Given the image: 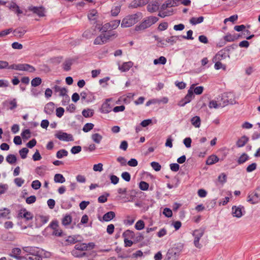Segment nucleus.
I'll list each match as a JSON object with an SVG mask.
<instances>
[{
  "mask_svg": "<svg viewBox=\"0 0 260 260\" xmlns=\"http://www.w3.org/2000/svg\"><path fill=\"white\" fill-rule=\"evenodd\" d=\"M158 21V18L155 16H150L147 18L143 21L139 26L136 27L137 30L145 29L152 24H154Z\"/></svg>",
  "mask_w": 260,
  "mask_h": 260,
  "instance_id": "obj_4",
  "label": "nucleus"
},
{
  "mask_svg": "<svg viewBox=\"0 0 260 260\" xmlns=\"http://www.w3.org/2000/svg\"><path fill=\"white\" fill-rule=\"evenodd\" d=\"M38 219L40 220V225L46 223L48 220V217L40 215L38 216Z\"/></svg>",
  "mask_w": 260,
  "mask_h": 260,
  "instance_id": "obj_48",
  "label": "nucleus"
},
{
  "mask_svg": "<svg viewBox=\"0 0 260 260\" xmlns=\"http://www.w3.org/2000/svg\"><path fill=\"white\" fill-rule=\"evenodd\" d=\"M26 31V30L22 27L16 28L13 30L14 36L19 38H22Z\"/></svg>",
  "mask_w": 260,
  "mask_h": 260,
  "instance_id": "obj_19",
  "label": "nucleus"
},
{
  "mask_svg": "<svg viewBox=\"0 0 260 260\" xmlns=\"http://www.w3.org/2000/svg\"><path fill=\"white\" fill-rule=\"evenodd\" d=\"M42 80L39 77H37L33 79L31 82V85L36 87L40 85L41 84Z\"/></svg>",
  "mask_w": 260,
  "mask_h": 260,
  "instance_id": "obj_43",
  "label": "nucleus"
},
{
  "mask_svg": "<svg viewBox=\"0 0 260 260\" xmlns=\"http://www.w3.org/2000/svg\"><path fill=\"white\" fill-rule=\"evenodd\" d=\"M36 201V197L35 196H31L26 199V202L28 204L34 203Z\"/></svg>",
  "mask_w": 260,
  "mask_h": 260,
  "instance_id": "obj_57",
  "label": "nucleus"
},
{
  "mask_svg": "<svg viewBox=\"0 0 260 260\" xmlns=\"http://www.w3.org/2000/svg\"><path fill=\"white\" fill-rule=\"evenodd\" d=\"M55 109L54 104L53 103H48L45 107V112L48 114H51Z\"/></svg>",
  "mask_w": 260,
  "mask_h": 260,
  "instance_id": "obj_23",
  "label": "nucleus"
},
{
  "mask_svg": "<svg viewBox=\"0 0 260 260\" xmlns=\"http://www.w3.org/2000/svg\"><path fill=\"white\" fill-rule=\"evenodd\" d=\"M28 10L40 17L45 16L46 11L43 6L35 7L31 6L28 8Z\"/></svg>",
  "mask_w": 260,
  "mask_h": 260,
  "instance_id": "obj_9",
  "label": "nucleus"
},
{
  "mask_svg": "<svg viewBox=\"0 0 260 260\" xmlns=\"http://www.w3.org/2000/svg\"><path fill=\"white\" fill-rule=\"evenodd\" d=\"M36 172L40 176H43L45 174V170L43 167H37Z\"/></svg>",
  "mask_w": 260,
  "mask_h": 260,
  "instance_id": "obj_51",
  "label": "nucleus"
},
{
  "mask_svg": "<svg viewBox=\"0 0 260 260\" xmlns=\"http://www.w3.org/2000/svg\"><path fill=\"white\" fill-rule=\"evenodd\" d=\"M151 165L153 169L156 171H158L161 169V166L158 162H151Z\"/></svg>",
  "mask_w": 260,
  "mask_h": 260,
  "instance_id": "obj_60",
  "label": "nucleus"
},
{
  "mask_svg": "<svg viewBox=\"0 0 260 260\" xmlns=\"http://www.w3.org/2000/svg\"><path fill=\"white\" fill-rule=\"evenodd\" d=\"M17 218L19 219H24L25 221H29L32 219L33 214L25 208H21L18 211Z\"/></svg>",
  "mask_w": 260,
  "mask_h": 260,
  "instance_id": "obj_6",
  "label": "nucleus"
},
{
  "mask_svg": "<svg viewBox=\"0 0 260 260\" xmlns=\"http://www.w3.org/2000/svg\"><path fill=\"white\" fill-rule=\"evenodd\" d=\"M21 253V250L19 248H14L12 250V254L11 255L13 257L17 258L20 257V254Z\"/></svg>",
  "mask_w": 260,
  "mask_h": 260,
  "instance_id": "obj_31",
  "label": "nucleus"
},
{
  "mask_svg": "<svg viewBox=\"0 0 260 260\" xmlns=\"http://www.w3.org/2000/svg\"><path fill=\"white\" fill-rule=\"evenodd\" d=\"M123 236L124 237V242L125 246H131L133 244V242L131 240H128L127 238H133L134 236V232L131 230H127L123 234Z\"/></svg>",
  "mask_w": 260,
  "mask_h": 260,
  "instance_id": "obj_11",
  "label": "nucleus"
},
{
  "mask_svg": "<svg viewBox=\"0 0 260 260\" xmlns=\"http://www.w3.org/2000/svg\"><path fill=\"white\" fill-rule=\"evenodd\" d=\"M178 5V1L176 0H168L162 6L163 8L168 7H175Z\"/></svg>",
  "mask_w": 260,
  "mask_h": 260,
  "instance_id": "obj_22",
  "label": "nucleus"
},
{
  "mask_svg": "<svg viewBox=\"0 0 260 260\" xmlns=\"http://www.w3.org/2000/svg\"><path fill=\"white\" fill-rule=\"evenodd\" d=\"M41 183L39 180H35L31 183V187L35 189H38L40 188Z\"/></svg>",
  "mask_w": 260,
  "mask_h": 260,
  "instance_id": "obj_53",
  "label": "nucleus"
},
{
  "mask_svg": "<svg viewBox=\"0 0 260 260\" xmlns=\"http://www.w3.org/2000/svg\"><path fill=\"white\" fill-rule=\"evenodd\" d=\"M68 152L64 149H61L58 151L56 153V156L58 158H61L63 156L68 155Z\"/></svg>",
  "mask_w": 260,
  "mask_h": 260,
  "instance_id": "obj_45",
  "label": "nucleus"
},
{
  "mask_svg": "<svg viewBox=\"0 0 260 260\" xmlns=\"http://www.w3.org/2000/svg\"><path fill=\"white\" fill-rule=\"evenodd\" d=\"M238 37L235 34H228L224 37V40L228 42H233L238 39Z\"/></svg>",
  "mask_w": 260,
  "mask_h": 260,
  "instance_id": "obj_32",
  "label": "nucleus"
},
{
  "mask_svg": "<svg viewBox=\"0 0 260 260\" xmlns=\"http://www.w3.org/2000/svg\"><path fill=\"white\" fill-rule=\"evenodd\" d=\"M222 100L224 103L232 104L234 101V95L231 93H225L222 96Z\"/></svg>",
  "mask_w": 260,
  "mask_h": 260,
  "instance_id": "obj_17",
  "label": "nucleus"
},
{
  "mask_svg": "<svg viewBox=\"0 0 260 260\" xmlns=\"http://www.w3.org/2000/svg\"><path fill=\"white\" fill-rule=\"evenodd\" d=\"M159 8V4L157 2H153L149 4L147 6V10L150 12L156 11Z\"/></svg>",
  "mask_w": 260,
  "mask_h": 260,
  "instance_id": "obj_20",
  "label": "nucleus"
},
{
  "mask_svg": "<svg viewBox=\"0 0 260 260\" xmlns=\"http://www.w3.org/2000/svg\"><path fill=\"white\" fill-rule=\"evenodd\" d=\"M28 152V149L26 148H23L19 150V154L22 159L26 157L27 154Z\"/></svg>",
  "mask_w": 260,
  "mask_h": 260,
  "instance_id": "obj_46",
  "label": "nucleus"
},
{
  "mask_svg": "<svg viewBox=\"0 0 260 260\" xmlns=\"http://www.w3.org/2000/svg\"><path fill=\"white\" fill-rule=\"evenodd\" d=\"M139 187L142 190H147L149 188V184L145 181H141L139 183Z\"/></svg>",
  "mask_w": 260,
  "mask_h": 260,
  "instance_id": "obj_50",
  "label": "nucleus"
},
{
  "mask_svg": "<svg viewBox=\"0 0 260 260\" xmlns=\"http://www.w3.org/2000/svg\"><path fill=\"white\" fill-rule=\"evenodd\" d=\"M23 139H28L30 137V132L29 129L24 130L21 134Z\"/></svg>",
  "mask_w": 260,
  "mask_h": 260,
  "instance_id": "obj_55",
  "label": "nucleus"
},
{
  "mask_svg": "<svg viewBox=\"0 0 260 260\" xmlns=\"http://www.w3.org/2000/svg\"><path fill=\"white\" fill-rule=\"evenodd\" d=\"M248 202L252 204L258 203L259 201V197L256 193H252L248 196Z\"/></svg>",
  "mask_w": 260,
  "mask_h": 260,
  "instance_id": "obj_21",
  "label": "nucleus"
},
{
  "mask_svg": "<svg viewBox=\"0 0 260 260\" xmlns=\"http://www.w3.org/2000/svg\"><path fill=\"white\" fill-rule=\"evenodd\" d=\"M191 123L196 127H199L201 124L200 118L198 116L193 117L191 119Z\"/></svg>",
  "mask_w": 260,
  "mask_h": 260,
  "instance_id": "obj_38",
  "label": "nucleus"
},
{
  "mask_svg": "<svg viewBox=\"0 0 260 260\" xmlns=\"http://www.w3.org/2000/svg\"><path fill=\"white\" fill-rule=\"evenodd\" d=\"M115 216V213L113 211H110L106 213L103 217V220L108 221L112 220Z\"/></svg>",
  "mask_w": 260,
  "mask_h": 260,
  "instance_id": "obj_29",
  "label": "nucleus"
},
{
  "mask_svg": "<svg viewBox=\"0 0 260 260\" xmlns=\"http://www.w3.org/2000/svg\"><path fill=\"white\" fill-rule=\"evenodd\" d=\"M218 181L221 183H224L226 180V176L225 174L222 173L218 176Z\"/></svg>",
  "mask_w": 260,
  "mask_h": 260,
  "instance_id": "obj_59",
  "label": "nucleus"
},
{
  "mask_svg": "<svg viewBox=\"0 0 260 260\" xmlns=\"http://www.w3.org/2000/svg\"><path fill=\"white\" fill-rule=\"evenodd\" d=\"M94 127V124L91 123H87L84 125V126L83 127V131L87 133L93 129Z\"/></svg>",
  "mask_w": 260,
  "mask_h": 260,
  "instance_id": "obj_42",
  "label": "nucleus"
},
{
  "mask_svg": "<svg viewBox=\"0 0 260 260\" xmlns=\"http://www.w3.org/2000/svg\"><path fill=\"white\" fill-rule=\"evenodd\" d=\"M140 20V16L138 14H135L128 15L123 19L121 22V26L124 27H128L132 26Z\"/></svg>",
  "mask_w": 260,
  "mask_h": 260,
  "instance_id": "obj_3",
  "label": "nucleus"
},
{
  "mask_svg": "<svg viewBox=\"0 0 260 260\" xmlns=\"http://www.w3.org/2000/svg\"><path fill=\"white\" fill-rule=\"evenodd\" d=\"M9 107L11 110H13L17 107V101L16 99H13L8 102Z\"/></svg>",
  "mask_w": 260,
  "mask_h": 260,
  "instance_id": "obj_52",
  "label": "nucleus"
},
{
  "mask_svg": "<svg viewBox=\"0 0 260 260\" xmlns=\"http://www.w3.org/2000/svg\"><path fill=\"white\" fill-rule=\"evenodd\" d=\"M248 138L245 136L241 137L237 142V145L238 147L244 146L248 142Z\"/></svg>",
  "mask_w": 260,
  "mask_h": 260,
  "instance_id": "obj_24",
  "label": "nucleus"
},
{
  "mask_svg": "<svg viewBox=\"0 0 260 260\" xmlns=\"http://www.w3.org/2000/svg\"><path fill=\"white\" fill-rule=\"evenodd\" d=\"M135 220V217L128 216L126 217V218L124 221V223L126 224L132 225V224H133Z\"/></svg>",
  "mask_w": 260,
  "mask_h": 260,
  "instance_id": "obj_54",
  "label": "nucleus"
},
{
  "mask_svg": "<svg viewBox=\"0 0 260 260\" xmlns=\"http://www.w3.org/2000/svg\"><path fill=\"white\" fill-rule=\"evenodd\" d=\"M204 231L202 229H198L194 231L193 236L194 238V244L198 248L201 247V244L199 243L200 238L203 236Z\"/></svg>",
  "mask_w": 260,
  "mask_h": 260,
  "instance_id": "obj_10",
  "label": "nucleus"
},
{
  "mask_svg": "<svg viewBox=\"0 0 260 260\" xmlns=\"http://www.w3.org/2000/svg\"><path fill=\"white\" fill-rule=\"evenodd\" d=\"M109 100H107L102 105L101 107V111L104 113H108L111 111L112 107L109 103Z\"/></svg>",
  "mask_w": 260,
  "mask_h": 260,
  "instance_id": "obj_16",
  "label": "nucleus"
},
{
  "mask_svg": "<svg viewBox=\"0 0 260 260\" xmlns=\"http://www.w3.org/2000/svg\"><path fill=\"white\" fill-rule=\"evenodd\" d=\"M248 158V155L243 153L238 159V162L239 164H241L245 162Z\"/></svg>",
  "mask_w": 260,
  "mask_h": 260,
  "instance_id": "obj_49",
  "label": "nucleus"
},
{
  "mask_svg": "<svg viewBox=\"0 0 260 260\" xmlns=\"http://www.w3.org/2000/svg\"><path fill=\"white\" fill-rule=\"evenodd\" d=\"M55 136L59 140L61 141H72L74 140L72 135L62 132H59L57 133Z\"/></svg>",
  "mask_w": 260,
  "mask_h": 260,
  "instance_id": "obj_12",
  "label": "nucleus"
},
{
  "mask_svg": "<svg viewBox=\"0 0 260 260\" xmlns=\"http://www.w3.org/2000/svg\"><path fill=\"white\" fill-rule=\"evenodd\" d=\"M76 250L86 251L87 250L86 243H78L75 246Z\"/></svg>",
  "mask_w": 260,
  "mask_h": 260,
  "instance_id": "obj_37",
  "label": "nucleus"
},
{
  "mask_svg": "<svg viewBox=\"0 0 260 260\" xmlns=\"http://www.w3.org/2000/svg\"><path fill=\"white\" fill-rule=\"evenodd\" d=\"M25 258L26 260H42V255H40V253L26 255Z\"/></svg>",
  "mask_w": 260,
  "mask_h": 260,
  "instance_id": "obj_26",
  "label": "nucleus"
},
{
  "mask_svg": "<svg viewBox=\"0 0 260 260\" xmlns=\"http://www.w3.org/2000/svg\"><path fill=\"white\" fill-rule=\"evenodd\" d=\"M93 111L89 109H84L82 111L83 116L86 118L92 117L93 115Z\"/></svg>",
  "mask_w": 260,
  "mask_h": 260,
  "instance_id": "obj_36",
  "label": "nucleus"
},
{
  "mask_svg": "<svg viewBox=\"0 0 260 260\" xmlns=\"http://www.w3.org/2000/svg\"><path fill=\"white\" fill-rule=\"evenodd\" d=\"M7 68L19 71H29L30 72H34L35 70L34 67L28 64H13L9 66V63L7 61L0 60V70Z\"/></svg>",
  "mask_w": 260,
  "mask_h": 260,
  "instance_id": "obj_1",
  "label": "nucleus"
},
{
  "mask_svg": "<svg viewBox=\"0 0 260 260\" xmlns=\"http://www.w3.org/2000/svg\"><path fill=\"white\" fill-rule=\"evenodd\" d=\"M72 221V216L69 214L66 215L62 219L61 222L63 225H69Z\"/></svg>",
  "mask_w": 260,
  "mask_h": 260,
  "instance_id": "obj_27",
  "label": "nucleus"
},
{
  "mask_svg": "<svg viewBox=\"0 0 260 260\" xmlns=\"http://www.w3.org/2000/svg\"><path fill=\"white\" fill-rule=\"evenodd\" d=\"M66 241L70 243H75L77 242V239L75 236H70L67 238Z\"/></svg>",
  "mask_w": 260,
  "mask_h": 260,
  "instance_id": "obj_58",
  "label": "nucleus"
},
{
  "mask_svg": "<svg viewBox=\"0 0 260 260\" xmlns=\"http://www.w3.org/2000/svg\"><path fill=\"white\" fill-rule=\"evenodd\" d=\"M98 12L96 10L93 9L90 11L88 17L90 20H94L96 19V17L98 16Z\"/></svg>",
  "mask_w": 260,
  "mask_h": 260,
  "instance_id": "obj_41",
  "label": "nucleus"
},
{
  "mask_svg": "<svg viewBox=\"0 0 260 260\" xmlns=\"http://www.w3.org/2000/svg\"><path fill=\"white\" fill-rule=\"evenodd\" d=\"M203 20L204 17L203 16H201L198 18L192 17L190 18L189 21L192 25H196L202 22Z\"/></svg>",
  "mask_w": 260,
  "mask_h": 260,
  "instance_id": "obj_33",
  "label": "nucleus"
},
{
  "mask_svg": "<svg viewBox=\"0 0 260 260\" xmlns=\"http://www.w3.org/2000/svg\"><path fill=\"white\" fill-rule=\"evenodd\" d=\"M233 215L237 217H240L242 215V209L240 207L234 206L232 208Z\"/></svg>",
  "mask_w": 260,
  "mask_h": 260,
  "instance_id": "obj_30",
  "label": "nucleus"
},
{
  "mask_svg": "<svg viewBox=\"0 0 260 260\" xmlns=\"http://www.w3.org/2000/svg\"><path fill=\"white\" fill-rule=\"evenodd\" d=\"M81 151V147L80 146H74L71 149V152L73 154H76Z\"/></svg>",
  "mask_w": 260,
  "mask_h": 260,
  "instance_id": "obj_64",
  "label": "nucleus"
},
{
  "mask_svg": "<svg viewBox=\"0 0 260 260\" xmlns=\"http://www.w3.org/2000/svg\"><path fill=\"white\" fill-rule=\"evenodd\" d=\"M96 27H97V29L102 32H110V30H111V23H107L101 26V25L99 24H97L96 25Z\"/></svg>",
  "mask_w": 260,
  "mask_h": 260,
  "instance_id": "obj_14",
  "label": "nucleus"
},
{
  "mask_svg": "<svg viewBox=\"0 0 260 260\" xmlns=\"http://www.w3.org/2000/svg\"><path fill=\"white\" fill-rule=\"evenodd\" d=\"M214 67L216 70L222 69L225 70L226 66L222 64L220 61H216L215 63Z\"/></svg>",
  "mask_w": 260,
  "mask_h": 260,
  "instance_id": "obj_47",
  "label": "nucleus"
},
{
  "mask_svg": "<svg viewBox=\"0 0 260 260\" xmlns=\"http://www.w3.org/2000/svg\"><path fill=\"white\" fill-rule=\"evenodd\" d=\"M219 161V158L216 155L212 154L209 156L206 160L207 165H212Z\"/></svg>",
  "mask_w": 260,
  "mask_h": 260,
  "instance_id": "obj_18",
  "label": "nucleus"
},
{
  "mask_svg": "<svg viewBox=\"0 0 260 260\" xmlns=\"http://www.w3.org/2000/svg\"><path fill=\"white\" fill-rule=\"evenodd\" d=\"M133 66V62L128 61L124 62L119 67V69L122 72H126L128 71Z\"/></svg>",
  "mask_w": 260,
  "mask_h": 260,
  "instance_id": "obj_15",
  "label": "nucleus"
},
{
  "mask_svg": "<svg viewBox=\"0 0 260 260\" xmlns=\"http://www.w3.org/2000/svg\"><path fill=\"white\" fill-rule=\"evenodd\" d=\"M163 214L168 217H171L172 216V210L168 208H166L164 209L163 211Z\"/></svg>",
  "mask_w": 260,
  "mask_h": 260,
  "instance_id": "obj_56",
  "label": "nucleus"
},
{
  "mask_svg": "<svg viewBox=\"0 0 260 260\" xmlns=\"http://www.w3.org/2000/svg\"><path fill=\"white\" fill-rule=\"evenodd\" d=\"M97 27L96 25L90 28L86 29L83 34V37L86 38H91L92 36L94 35L96 33Z\"/></svg>",
  "mask_w": 260,
  "mask_h": 260,
  "instance_id": "obj_13",
  "label": "nucleus"
},
{
  "mask_svg": "<svg viewBox=\"0 0 260 260\" xmlns=\"http://www.w3.org/2000/svg\"><path fill=\"white\" fill-rule=\"evenodd\" d=\"M49 227L52 230V234L57 237L62 235V231L59 227V223L57 220H53L49 224Z\"/></svg>",
  "mask_w": 260,
  "mask_h": 260,
  "instance_id": "obj_7",
  "label": "nucleus"
},
{
  "mask_svg": "<svg viewBox=\"0 0 260 260\" xmlns=\"http://www.w3.org/2000/svg\"><path fill=\"white\" fill-rule=\"evenodd\" d=\"M55 92H58L61 96H64L67 94V90L65 88L61 87L58 85H55L54 87Z\"/></svg>",
  "mask_w": 260,
  "mask_h": 260,
  "instance_id": "obj_25",
  "label": "nucleus"
},
{
  "mask_svg": "<svg viewBox=\"0 0 260 260\" xmlns=\"http://www.w3.org/2000/svg\"><path fill=\"white\" fill-rule=\"evenodd\" d=\"M203 91V87L202 86L194 87V84L191 85L188 91L187 94L182 100L179 102L178 105L180 106H183L186 104L189 103L193 96V92L196 94H201Z\"/></svg>",
  "mask_w": 260,
  "mask_h": 260,
  "instance_id": "obj_2",
  "label": "nucleus"
},
{
  "mask_svg": "<svg viewBox=\"0 0 260 260\" xmlns=\"http://www.w3.org/2000/svg\"><path fill=\"white\" fill-rule=\"evenodd\" d=\"M114 36V34H112L111 32L102 34L95 39L94 44L95 45H102L106 43L111 37Z\"/></svg>",
  "mask_w": 260,
  "mask_h": 260,
  "instance_id": "obj_5",
  "label": "nucleus"
},
{
  "mask_svg": "<svg viewBox=\"0 0 260 260\" xmlns=\"http://www.w3.org/2000/svg\"><path fill=\"white\" fill-rule=\"evenodd\" d=\"M54 181L57 183H63L66 180L62 175L60 174H56L54 176Z\"/></svg>",
  "mask_w": 260,
  "mask_h": 260,
  "instance_id": "obj_34",
  "label": "nucleus"
},
{
  "mask_svg": "<svg viewBox=\"0 0 260 260\" xmlns=\"http://www.w3.org/2000/svg\"><path fill=\"white\" fill-rule=\"evenodd\" d=\"M6 160L10 164H14L17 161V158L14 154H9L7 156Z\"/></svg>",
  "mask_w": 260,
  "mask_h": 260,
  "instance_id": "obj_35",
  "label": "nucleus"
},
{
  "mask_svg": "<svg viewBox=\"0 0 260 260\" xmlns=\"http://www.w3.org/2000/svg\"><path fill=\"white\" fill-rule=\"evenodd\" d=\"M93 169L94 171L101 172L103 170V164L99 163L96 165H94L93 167Z\"/></svg>",
  "mask_w": 260,
  "mask_h": 260,
  "instance_id": "obj_61",
  "label": "nucleus"
},
{
  "mask_svg": "<svg viewBox=\"0 0 260 260\" xmlns=\"http://www.w3.org/2000/svg\"><path fill=\"white\" fill-rule=\"evenodd\" d=\"M167 62V59L164 56H160L158 59H155L153 61L154 64H165Z\"/></svg>",
  "mask_w": 260,
  "mask_h": 260,
  "instance_id": "obj_40",
  "label": "nucleus"
},
{
  "mask_svg": "<svg viewBox=\"0 0 260 260\" xmlns=\"http://www.w3.org/2000/svg\"><path fill=\"white\" fill-rule=\"evenodd\" d=\"M22 250L26 253V255H30L32 254H37V253H40V255H42L43 250L36 247L32 246H26L22 248Z\"/></svg>",
  "mask_w": 260,
  "mask_h": 260,
  "instance_id": "obj_8",
  "label": "nucleus"
},
{
  "mask_svg": "<svg viewBox=\"0 0 260 260\" xmlns=\"http://www.w3.org/2000/svg\"><path fill=\"white\" fill-rule=\"evenodd\" d=\"M256 168V163H252V164L249 165L247 168L246 171L248 172H252L255 170Z\"/></svg>",
  "mask_w": 260,
  "mask_h": 260,
  "instance_id": "obj_62",
  "label": "nucleus"
},
{
  "mask_svg": "<svg viewBox=\"0 0 260 260\" xmlns=\"http://www.w3.org/2000/svg\"><path fill=\"white\" fill-rule=\"evenodd\" d=\"M56 115L58 117H61L64 113V109L62 107H59L56 109Z\"/></svg>",
  "mask_w": 260,
  "mask_h": 260,
  "instance_id": "obj_63",
  "label": "nucleus"
},
{
  "mask_svg": "<svg viewBox=\"0 0 260 260\" xmlns=\"http://www.w3.org/2000/svg\"><path fill=\"white\" fill-rule=\"evenodd\" d=\"M91 138L94 142L99 144L103 139V136L98 133H94L91 135Z\"/></svg>",
  "mask_w": 260,
  "mask_h": 260,
  "instance_id": "obj_28",
  "label": "nucleus"
},
{
  "mask_svg": "<svg viewBox=\"0 0 260 260\" xmlns=\"http://www.w3.org/2000/svg\"><path fill=\"white\" fill-rule=\"evenodd\" d=\"M135 228L137 230H142L145 228V222L142 220H139L135 224Z\"/></svg>",
  "mask_w": 260,
  "mask_h": 260,
  "instance_id": "obj_39",
  "label": "nucleus"
},
{
  "mask_svg": "<svg viewBox=\"0 0 260 260\" xmlns=\"http://www.w3.org/2000/svg\"><path fill=\"white\" fill-rule=\"evenodd\" d=\"M120 11V6H115L112 8L111 11V13L112 16H117Z\"/></svg>",
  "mask_w": 260,
  "mask_h": 260,
  "instance_id": "obj_44",
  "label": "nucleus"
}]
</instances>
